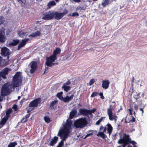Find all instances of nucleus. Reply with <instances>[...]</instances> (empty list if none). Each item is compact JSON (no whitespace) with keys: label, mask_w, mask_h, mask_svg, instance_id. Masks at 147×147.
<instances>
[{"label":"nucleus","mask_w":147,"mask_h":147,"mask_svg":"<svg viewBox=\"0 0 147 147\" xmlns=\"http://www.w3.org/2000/svg\"><path fill=\"white\" fill-rule=\"evenodd\" d=\"M120 139L117 142L118 144L122 145L117 147H137V143L134 140H132L129 135L125 133L122 134L121 133H119Z\"/></svg>","instance_id":"f257e3e1"},{"label":"nucleus","mask_w":147,"mask_h":147,"mask_svg":"<svg viewBox=\"0 0 147 147\" xmlns=\"http://www.w3.org/2000/svg\"><path fill=\"white\" fill-rule=\"evenodd\" d=\"M61 52V50L60 48L58 47L56 48L54 51L53 55L46 58L45 65L48 67H51L53 66L58 64V62H53L57 59V55L60 54Z\"/></svg>","instance_id":"f03ea898"},{"label":"nucleus","mask_w":147,"mask_h":147,"mask_svg":"<svg viewBox=\"0 0 147 147\" xmlns=\"http://www.w3.org/2000/svg\"><path fill=\"white\" fill-rule=\"evenodd\" d=\"M113 128L111 125L110 123L107 124L104 127V129L102 132H99L97 134V136H100L103 139H105L107 137L106 135L104 134L107 130V133L110 135L112 132Z\"/></svg>","instance_id":"7ed1b4c3"},{"label":"nucleus","mask_w":147,"mask_h":147,"mask_svg":"<svg viewBox=\"0 0 147 147\" xmlns=\"http://www.w3.org/2000/svg\"><path fill=\"white\" fill-rule=\"evenodd\" d=\"M21 74V72L18 71L13 76V86L15 87L19 86L20 84L22 82V78Z\"/></svg>","instance_id":"20e7f679"},{"label":"nucleus","mask_w":147,"mask_h":147,"mask_svg":"<svg viewBox=\"0 0 147 147\" xmlns=\"http://www.w3.org/2000/svg\"><path fill=\"white\" fill-rule=\"evenodd\" d=\"M74 124L76 128H83L87 124V122L85 118L82 117L77 119Z\"/></svg>","instance_id":"39448f33"},{"label":"nucleus","mask_w":147,"mask_h":147,"mask_svg":"<svg viewBox=\"0 0 147 147\" xmlns=\"http://www.w3.org/2000/svg\"><path fill=\"white\" fill-rule=\"evenodd\" d=\"M11 88H10V85L7 83L5 84L1 89V94L2 96H5L9 94Z\"/></svg>","instance_id":"423d86ee"},{"label":"nucleus","mask_w":147,"mask_h":147,"mask_svg":"<svg viewBox=\"0 0 147 147\" xmlns=\"http://www.w3.org/2000/svg\"><path fill=\"white\" fill-rule=\"evenodd\" d=\"M69 133L70 131L60 129L59 131L57 136H60L61 138L63 137V138L61 141L64 142V141H65L67 138Z\"/></svg>","instance_id":"0eeeda50"},{"label":"nucleus","mask_w":147,"mask_h":147,"mask_svg":"<svg viewBox=\"0 0 147 147\" xmlns=\"http://www.w3.org/2000/svg\"><path fill=\"white\" fill-rule=\"evenodd\" d=\"M53 18L54 11H51L46 12L42 18V19L47 20H51Z\"/></svg>","instance_id":"6e6552de"},{"label":"nucleus","mask_w":147,"mask_h":147,"mask_svg":"<svg viewBox=\"0 0 147 147\" xmlns=\"http://www.w3.org/2000/svg\"><path fill=\"white\" fill-rule=\"evenodd\" d=\"M72 123V121L71 120L67 119L66 124L64 125V128L61 129L70 131V130L71 127Z\"/></svg>","instance_id":"1a4fd4ad"},{"label":"nucleus","mask_w":147,"mask_h":147,"mask_svg":"<svg viewBox=\"0 0 147 147\" xmlns=\"http://www.w3.org/2000/svg\"><path fill=\"white\" fill-rule=\"evenodd\" d=\"M29 65H30V67L31 68L30 71V73L31 74L34 73L38 67L37 62L35 61H32L30 63Z\"/></svg>","instance_id":"9d476101"},{"label":"nucleus","mask_w":147,"mask_h":147,"mask_svg":"<svg viewBox=\"0 0 147 147\" xmlns=\"http://www.w3.org/2000/svg\"><path fill=\"white\" fill-rule=\"evenodd\" d=\"M112 106L111 105L109 108L107 109V113L109 117V119L111 121L113 120L115 117H117V116L115 115H113L112 110L113 108H111Z\"/></svg>","instance_id":"9b49d317"},{"label":"nucleus","mask_w":147,"mask_h":147,"mask_svg":"<svg viewBox=\"0 0 147 147\" xmlns=\"http://www.w3.org/2000/svg\"><path fill=\"white\" fill-rule=\"evenodd\" d=\"M10 71V69L9 68L6 67L2 70L0 75L3 79H5L6 78V75L8 74L9 71Z\"/></svg>","instance_id":"f8f14e48"},{"label":"nucleus","mask_w":147,"mask_h":147,"mask_svg":"<svg viewBox=\"0 0 147 147\" xmlns=\"http://www.w3.org/2000/svg\"><path fill=\"white\" fill-rule=\"evenodd\" d=\"M1 54L2 56H9L10 54L9 49L6 47L1 48Z\"/></svg>","instance_id":"ddd939ff"},{"label":"nucleus","mask_w":147,"mask_h":147,"mask_svg":"<svg viewBox=\"0 0 147 147\" xmlns=\"http://www.w3.org/2000/svg\"><path fill=\"white\" fill-rule=\"evenodd\" d=\"M6 40V36L5 35L4 31L1 30H0V42L3 43Z\"/></svg>","instance_id":"4468645a"},{"label":"nucleus","mask_w":147,"mask_h":147,"mask_svg":"<svg viewBox=\"0 0 147 147\" xmlns=\"http://www.w3.org/2000/svg\"><path fill=\"white\" fill-rule=\"evenodd\" d=\"M79 111L80 115L86 117L89 115L88 110L85 108L80 109L79 110Z\"/></svg>","instance_id":"2eb2a0df"},{"label":"nucleus","mask_w":147,"mask_h":147,"mask_svg":"<svg viewBox=\"0 0 147 147\" xmlns=\"http://www.w3.org/2000/svg\"><path fill=\"white\" fill-rule=\"evenodd\" d=\"M38 99H36L30 102L28 106L30 107H36L38 106Z\"/></svg>","instance_id":"dca6fc26"},{"label":"nucleus","mask_w":147,"mask_h":147,"mask_svg":"<svg viewBox=\"0 0 147 147\" xmlns=\"http://www.w3.org/2000/svg\"><path fill=\"white\" fill-rule=\"evenodd\" d=\"M54 18L57 20H59L63 16L61 13H59L58 11H54Z\"/></svg>","instance_id":"f3484780"},{"label":"nucleus","mask_w":147,"mask_h":147,"mask_svg":"<svg viewBox=\"0 0 147 147\" xmlns=\"http://www.w3.org/2000/svg\"><path fill=\"white\" fill-rule=\"evenodd\" d=\"M110 82L108 80H103L102 82V87L105 89H106L109 87Z\"/></svg>","instance_id":"a211bd4d"},{"label":"nucleus","mask_w":147,"mask_h":147,"mask_svg":"<svg viewBox=\"0 0 147 147\" xmlns=\"http://www.w3.org/2000/svg\"><path fill=\"white\" fill-rule=\"evenodd\" d=\"M74 96V95L73 94H72L70 97L67 96L66 97H63L62 100L64 102H68L73 99Z\"/></svg>","instance_id":"6ab92c4d"},{"label":"nucleus","mask_w":147,"mask_h":147,"mask_svg":"<svg viewBox=\"0 0 147 147\" xmlns=\"http://www.w3.org/2000/svg\"><path fill=\"white\" fill-rule=\"evenodd\" d=\"M58 102L57 100L52 101L50 103V107L52 109H55L56 108L57 104Z\"/></svg>","instance_id":"aec40b11"},{"label":"nucleus","mask_w":147,"mask_h":147,"mask_svg":"<svg viewBox=\"0 0 147 147\" xmlns=\"http://www.w3.org/2000/svg\"><path fill=\"white\" fill-rule=\"evenodd\" d=\"M41 33L40 31H37L34 33H33L29 35L28 36L29 38L36 37L37 36H40V35Z\"/></svg>","instance_id":"412c9836"},{"label":"nucleus","mask_w":147,"mask_h":147,"mask_svg":"<svg viewBox=\"0 0 147 147\" xmlns=\"http://www.w3.org/2000/svg\"><path fill=\"white\" fill-rule=\"evenodd\" d=\"M58 138L56 136L54 137L53 139L52 140L50 143L49 144L51 146H53L55 144H56L58 140Z\"/></svg>","instance_id":"4be33fe9"},{"label":"nucleus","mask_w":147,"mask_h":147,"mask_svg":"<svg viewBox=\"0 0 147 147\" xmlns=\"http://www.w3.org/2000/svg\"><path fill=\"white\" fill-rule=\"evenodd\" d=\"M77 111L76 109H73L69 114V118L70 119H73L74 117L76 114Z\"/></svg>","instance_id":"5701e85b"},{"label":"nucleus","mask_w":147,"mask_h":147,"mask_svg":"<svg viewBox=\"0 0 147 147\" xmlns=\"http://www.w3.org/2000/svg\"><path fill=\"white\" fill-rule=\"evenodd\" d=\"M13 42H10L9 44V46H16L19 43V40L14 39L13 40Z\"/></svg>","instance_id":"b1692460"},{"label":"nucleus","mask_w":147,"mask_h":147,"mask_svg":"<svg viewBox=\"0 0 147 147\" xmlns=\"http://www.w3.org/2000/svg\"><path fill=\"white\" fill-rule=\"evenodd\" d=\"M62 89H63L65 91L67 92L70 90L71 87L69 86H67L63 85L62 87Z\"/></svg>","instance_id":"393cba45"},{"label":"nucleus","mask_w":147,"mask_h":147,"mask_svg":"<svg viewBox=\"0 0 147 147\" xmlns=\"http://www.w3.org/2000/svg\"><path fill=\"white\" fill-rule=\"evenodd\" d=\"M12 111V110L11 109L7 110L6 112V115L4 117L8 119L10 117V114Z\"/></svg>","instance_id":"a878e982"},{"label":"nucleus","mask_w":147,"mask_h":147,"mask_svg":"<svg viewBox=\"0 0 147 147\" xmlns=\"http://www.w3.org/2000/svg\"><path fill=\"white\" fill-rule=\"evenodd\" d=\"M26 43L25 42H24V41L22 40V42H21L19 45L18 46V48L17 49V50H19L22 47H24Z\"/></svg>","instance_id":"bb28decb"},{"label":"nucleus","mask_w":147,"mask_h":147,"mask_svg":"<svg viewBox=\"0 0 147 147\" xmlns=\"http://www.w3.org/2000/svg\"><path fill=\"white\" fill-rule=\"evenodd\" d=\"M130 108L129 109H128V112L129 113V115H131L132 116V112H133V113L134 115V116L135 117H136V113L135 111H133V109L131 106H130Z\"/></svg>","instance_id":"cd10ccee"},{"label":"nucleus","mask_w":147,"mask_h":147,"mask_svg":"<svg viewBox=\"0 0 147 147\" xmlns=\"http://www.w3.org/2000/svg\"><path fill=\"white\" fill-rule=\"evenodd\" d=\"M63 92L61 91L59 92L58 93L56 96L59 100H62L63 98Z\"/></svg>","instance_id":"c85d7f7f"},{"label":"nucleus","mask_w":147,"mask_h":147,"mask_svg":"<svg viewBox=\"0 0 147 147\" xmlns=\"http://www.w3.org/2000/svg\"><path fill=\"white\" fill-rule=\"evenodd\" d=\"M17 143L16 142H10L8 145L7 147H15L17 145Z\"/></svg>","instance_id":"c756f323"},{"label":"nucleus","mask_w":147,"mask_h":147,"mask_svg":"<svg viewBox=\"0 0 147 147\" xmlns=\"http://www.w3.org/2000/svg\"><path fill=\"white\" fill-rule=\"evenodd\" d=\"M56 5V3L55 1H50L48 4L47 5L49 7H51L52 6H54Z\"/></svg>","instance_id":"7c9ffc66"},{"label":"nucleus","mask_w":147,"mask_h":147,"mask_svg":"<svg viewBox=\"0 0 147 147\" xmlns=\"http://www.w3.org/2000/svg\"><path fill=\"white\" fill-rule=\"evenodd\" d=\"M8 119L4 117L0 122V124L4 125L5 124Z\"/></svg>","instance_id":"2f4dec72"},{"label":"nucleus","mask_w":147,"mask_h":147,"mask_svg":"<svg viewBox=\"0 0 147 147\" xmlns=\"http://www.w3.org/2000/svg\"><path fill=\"white\" fill-rule=\"evenodd\" d=\"M26 32H25L22 30L18 32V34L21 37H22L25 35Z\"/></svg>","instance_id":"473e14b6"},{"label":"nucleus","mask_w":147,"mask_h":147,"mask_svg":"<svg viewBox=\"0 0 147 147\" xmlns=\"http://www.w3.org/2000/svg\"><path fill=\"white\" fill-rule=\"evenodd\" d=\"M109 0H105L102 3V5L103 7H106L109 3Z\"/></svg>","instance_id":"72a5a7b5"},{"label":"nucleus","mask_w":147,"mask_h":147,"mask_svg":"<svg viewBox=\"0 0 147 147\" xmlns=\"http://www.w3.org/2000/svg\"><path fill=\"white\" fill-rule=\"evenodd\" d=\"M44 119L45 121L47 123H50L51 121L50 118L48 116L44 117Z\"/></svg>","instance_id":"f704fd0d"},{"label":"nucleus","mask_w":147,"mask_h":147,"mask_svg":"<svg viewBox=\"0 0 147 147\" xmlns=\"http://www.w3.org/2000/svg\"><path fill=\"white\" fill-rule=\"evenodd\" d=\"M96 108H94L92 110H88L89 115H92V113H94V112L96 111Z\"/></svg>","instance_id":"c9c22d12"},{"label":"nucleus","mask_w":147,"mask_h":147,"mask_svg":"<svg viewBox=\"0 0 147 147\" xmlns=\"http://www.w3.org/2000/svg\"><path fill=\"white\" fill-rule=\"evenodd\" d=\"M93 131L92 130H90L89 131H88V132H91V133H89L88 134H87L85 136V137L84 138V139H86L87 137L90 136H92L93 134V133H92Z\"/></svg>","instance_id":"e433bc0d"},{"label":"nucleus","mask_w":147,"mask_h":147,"mask_svg":"<svg viewBox=\"0 0 147 147\" xmlns=\"http://www.w3.org/2000/svg\"><path fill=\"white\" fill-rule=\"evenodd\" d=\"M98 92H94L92 93V94L91 97H94L95 96H97L98 94Z\"/></svg>","instance_id":"4c0bfd02"},{"label":"nucleus","mask_w":147,"mask_h":147,"mask_svg":"<svg viewBox=\"0 0 147 147\" xmlns=\"http://www.w3.org/2000/svg\"><path fill=\"white\" fill-rule=\"evenodd\" d=\"M4 18L2 16H0V25L3 24L4 22Z\"/></svg>","instance_id":"58836bf2"},{"label":"nucleus","mask_w":147,"mask_h":147,"mask_svg":"<svg viewBox=\"0 0 147 147\" xmlns=\"http://www.w3.org/2000/svg\"><path fill=\"white\" fill-rule=\"evenodd\" d=\"M64 145V142L63 141H61L59 143L58 145L57 146V147H62Z\"/></svg>","instance_id":"ea45409f"},{"label":"nucleus","mask_w":147,"mask_h":147,"mask_svg":"<svg viewBox=\"0 0 147 147\" xmlns=\"http://www.w3.org/2000/svg\"><path fill=\"white\" fill-rule=\"evenodd\" d=\"M95 82L94 79L93 78L89 82V84L90 86L92 85Z\"/></svg>","instance_id":"a19ab883"},{"label":"nucleus","mask_w":147,"mask_h":147,"mask_svg":"<svg viewBox=\"0 0 147 147\" xmlns=\"http://www.w3.org/2000/svg\"><path fill=\"white\" fill-rule=\"evenodd\" d=\"M79 16V14L77 12H75L73 13L71 15V16L74 17H78Z\"/></svg>","instance_id":"79ce46f5"},{"label":"nucleus","mask_w":147,"mask_h":147,"mask_svg":"<svg viewBox=\"0 0 147 147\" xmlns=\"http://www.w3.org/2000/svg\"><path fill=\"white\" fill-rule=\"evenodd\" d=\"M12 109L14 110L15 111H16L18 109V107L16 105L14 104L12 107Z\"/></svg>","instance_id":"37998d69"},{"label":"nucleus","mask_w":147,"mask_h":147,"mask_svg":"<svg viewBox=\"0 0 147 147\" xmlns=\"http://www.w3.org/2000/svg\"><path fill=\"white\" fill-rule=\"evenodd\" d=\"M68 13V11L66 9H64L63 10V12L61 13L62 14L63 16H64L65 15Z\"/></svg>","instance_id":"c03bdc74"},{"label":"nucleus","mask_w":147,"mask_h":147,"mask_svg":"<svg viewBox=\"0 0 147 147\" xmlns=\"http://www.w3.org/2000/svg\"><path fill=\"white\" fill-rule=\"evenodd\" d=\"M71 83V82L69 80H68V81H67L66 82L63 84V85H66V86L69 85H70Z\"/></svg>","instance_id":"a18cd8bd"},{"label":"nucleus","mask_w":147,"mask_h":147,"mask_svg":"<svg viewBox=\"0 0 147 147\" xmlns=\"http://www.w3.org/2000/svg\"><path fill=\"white\" fill-rule=\"evenodd\" d=\"M20 3L22 4V3H25L26 2V0H17Z\"/></svg>","instance_id":"49530a36"},{"label":"nucleus","mask_w":147,"mask_h":147,"mask_svg":"<svg viewBox=\"0 0 147 147\" xmlns=\"http://www.w3.org/2000/svg\"><path fill=\"white\" fill-rule=\"evenodd\" d=\"M28 120L27 119H26L25 118H23L21 120V122L22 123H25Z\"/></svg>","instance_id":"de8ad7c7"},{"label":"nucleus","mask_w":147,"mask_h":147,"mask_svg":"<svg viewBox=\"0 0 147 147\" xmlns=\"http://www.w3.org/2000/svg\"><path fill=\"white\" fill-rule=\"evenodd\" d=\"M99 95L100 96V98L102 99H104L105 98V97L104 96L103 93L102 92H100L99 94Z\"/></svg>","instance_id":"09e8293b"},{"label":"nucleus","mask_w":147,"mask_h":147,"mask_svg":"<svg viewBox=\"0 0 147 147\" xmlns=\"http://www.w3.org/2000/svg\"><path fill=\"white\" fill-rule=\"evenodd\" d=\"M132 119L130 120V121L132 122H135L136 121L135 118L133 116H131Z\"/></svg>","instance_id":"8fccbe9b"},{"label":"nucleus","mask_w":147,"mask_h":147,"mask_svg":"<svg viewBox=\"0 0 147 147\" xmlns=\"http://www.w3.org/2000/svg\"><path fill=\"white\" fill-rule=\"evenodd\" d=\"M133 89H134L133 84H131V87L130 89V90L129 91V92H131L132 93L134 92Z\"/></svg>","instance_id":"3c124183"},{"label":"nucleus","mask_w":147,"mask_h":147,"mask_svg":"<svg viewBox=\"0 0 147 147\" xmlns=\"http://www.w3.org/2000/svg\"><path fill=\"white\" fill-rule=\"evenodd\" d=\"M134 97L136 99V101H137V100H138L140 98V97H138V96L137 95H135L134 96Z\"/></svg>","instance_id":"603ef678"},{"label":"nucleus","mask_w":147,"mask_h":147,"mask_svg":"<svg viewBox=\"0 0 147 147\" xmlns=\"http://www.w3.org/2000/svg\"><path fill=\"white\" fill-rule=\"evenodd\" d=\"M83 7H80V6H79V7H78L76 9L77 10H84L83 9Z\"/></svg>","instance_id":"864d4df0"},{"label":"nucleus","mask_w":147,"mask_h":147,"mask_svg":"<svg viewBox=\"0 0 147 147\" xmlns=\"http://www.w3.org/2000/svg\"><path fill=\"white\" fill-rule=\"evenodd\" d=\"M138 106L137 105H135L134 106V108L136 111H137L138 110Z\"/></svg>","instance_id":"5fc2aeb1"},{"label":"nucleus","mask_w":147,"mask_h":147,"mask_svg":"<svg viewBox=\"0 0 147 147\" xmlns=\"http://www.w3.org/2000/svg\"><path fill=\"white\" fill-rule=\"evenodd\" d=\"M30 113L27 114L25 116V118L26 119H27L30 117Z\"/></svg>","instance_id":"6e6d98bb"},{"label":"nucleus","mask_w":147,"mask_h":147,"mask_svg":"<svg viewBox=\"0 0 147 147\" xmlns=\"http://www.w3.org/2000/svg\"><path fill=\"white\" fill-rule=\"evenodd\" d=\"M29 38H26L24 40H23L24 42H25V43H26V42L29 40Z\"/></svg>","instance_id":"4d7b16f0"},{"label":"nucleus","mask_w":147,"mask_h":147,"mask_svg":"<svg viewBox=\"0 0 147 147\" xmlns=\"http://www.w3.org/2000/svg\"><path fill=\"white\" fill-rule=\"evenodd\" d=\"M105 117H101L99 119L102 121V120H103V119H105Z\"/></svg>","instance_id":"13d9d810"},{"label":"nucleus","mask_w":147,"mask_h":147,"mask_svg":"<svg viewBox=\"0 0 147 147\" xmlns=\"http://www.w3.org/2000/svg\"><path fill=\"white\" fill-rule=\"evenodd\" d=\"M140 111H142V114H143V113H144V111H143V109L142 108H140Z\"/></svg>","instance_id":"bf43d9fd"},{"label":"nucleus","mask_w":147,"mask_h":147,"mask_svg":"<svg viewBox=\"0 0 147 147\" xmlns=\"http://www.w3.org/2000/svg\"><path fill=\"white\" fill-rule=\"evenodd\" d=\"M74 2L79 3L80 2L81 0H73Z\"/></svg>","instance_id":"052dcab7"},{"label":"nucleus","mask_w":147,"mask_h":147,"mask_svg":"<svg viewBox=\"0 0 147 147\" xmlns=\"http://www.w3.org/2000/svg\"><path fill=\"white\" fill-rule=\"evenodd\" d=\"M100 123L99 122V121L98 120L96 122V125H99L100 124Z\"/></svg>","instance_id":"680f3d73"},{"label":"nucleus","mask_w":147,"mask_h":147,"mask_svg":"<svg viewBox=\"0 0 147 147\" xmlns=\"http://www.w3.org/2000/svg\"><path fill=\"white\" fill-rule=\"evenodd\" d=\"M104 127H103V126L102 125H101L100 126V130H102V129H104Z\"/></svg>","instance_id":"e2e57ef3"},{"label":"nucleus","mask_w":147,"mask_h":147,"mask_svg":"<svg viewBox=\"0 0 147 147\" xmlns=\"http://www.w3.org/2000/svg\"><path fill=\"white\" fill-rule=\"evenodd\" d=\"M132 80L131 82L132 83H133L134 82V77H132Z\"/></svg>","instance_id":"0e129e2a"},{"label":"nucleus","mask_w":147,"mask_h":147,"mask_svg":"<svg viewBox=\"0 0 147 147\" xmlns=\"http://www.w3.org/2000/svg\"><path fill=\"white\" fill-rule=\"evenodd\" d=\"M140 93H139L137 94L136 95H137L138 96V97L140 98Z\"/></svg>","instance_id":"69168bd1"},{"label":"nucleus","mask_w":147,"mask_h":147,"mask_svg":"<svg viewBox=\"0 0 147 147\" xmlns=\"http://www.w3.org/2000/svg\"><path fill=\"white\" fill-rule=\"evenodd\" d=\"M3 100V98L0 96V102H1Z\"/></svg>","instance_id":"338daca9"},{"label":"nucleus","mask_w":147,"mask_h":147,"mask_svg":"<svg viewBox=\"0 0 147 147\" xmlns=\"http://www.w3.org/2000/svg\"><path fill=\"white\" fill-rule=\"evenodd\" d=\"M122 107H121L120 108V109H119L118 111H117V112H119L120 110H122Z\"/></svg>","instance_id":"774afa93"}]
</instances>
